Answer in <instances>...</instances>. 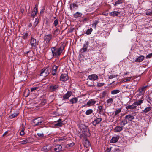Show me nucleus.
I'll list each match as a JSON object with an SVG mask.
<instances>
[{"label":"nucleus","instance_id":"52","mask_svg":"<svg viewBox=\"0 0 152 152\" xmlns=\"http://www.w3.org/2000/svg\"><path fill=\"white\" fill-rule=\"evenodd\" d=\"M38 23H39L38 21L37 20V19H36V20H35V22H34V26L35 27L36 26H37Z\"/></svg>","mask_w":152,"mask_h":152},{"label":"nucleus","instance_id":"27","mask_svg":"<svg viewBox=\"0 0 152 152\" xmlns=\"http://www.w3.org/2000/svg\"><path fill=\"white\" fill-rule=\"evenodd\" d=\"M78 6L77 4L75 3H72L70 4V9L71 10H73L75 8H77Z\"/></svg>","mask_w":152,"mask_h":152},{"label":"nucleus","instance_id":"42","mask_svg":"<svg viewBox=\"0 0 152 152\" xmlns=\"http://www.w3.org/2000/svg\"><path fill=\"white\" fill-rule=\"evenodd\" d=\"M93 31V29L92 28H91L89 29H88L86 31V34L87 35L90 34Z\"/></svg>","mask_w":152,"mask_h":152},{"label":"nucleus","instance_id":"1","mask_svg":"<svg viewBox=\"0 0 152 152\" xmlns=\"http://www.w3.org/2000/svg\"><path fill=\"white\" fill-rule=\"evenodd\" d=\"M64 49V46L61 45L60 48H57L55 47H53L51 50L53 56H59L62 53L63 50Z\"/></svg>","mask_w":152,"mask_h":152},{"label":"nucleus","instance_id":"12","mask_svg":"<svg viewBox=\"0 0 152 152\" xmlns=\"http://www.w3.org/2000/svg\"><path fill=\"white\" fill-rule=\"evenodd\" d=\"M72 92L71 91H68L66 94L63 96V100H67L72 94Z\"/></svg>","mask_w":152,"mask_h":152},{"label":"nucleus","instance_id":"20","mask_svg":"<svg viewBox=\"0 0 152 152\" xmlns=\"http://www.w3.org/2000/svg\"><path fill=\"white\" fill-rule=\"evenodd\" d=\"M137 106H135L134 103L131 105L126 106V108L127 110H134L136 109Z\"/></svg>","mask_w":152,"mask_h":152},{"label":"nucleus","instance_id":"30","mask_svg":"<svg viewBox=\"0 0 152 152\" xmlns=\"http://www.w3.org/2000/svg\"><path fill=\"white\" fill-rule=\"evenodd\" d=\"M78 98L77 97L73 98L71 99L70 101L72 104H74L76 103L78 101Z\"/></svg>","mask_w":152,"mask_h":152},{"label":"nucleus","instance_id":"38","mask_svg":"<svg viewBox=\"0 0 152 152\" xmlns=\"http://www.w3.org/2000/svg\"><path fill=\"white\" fill-rule=\"evenodd\" d=\"M120 91L119 90H114L111 91V94L112 95H114L119 93Z\"/></svg>","mask_w":152,"mask_h":152},{"label":"nucleus","instance_id":"43","mask_svg":"<svg viewBox=\"0 0 152 152\" xmlns=\"http://www.w3.org/2000/svg\"><path fill=\"white\" fill-rule=\"evenodd\" d=\"M114 151L115 152H120L121 150L118 146H116L114 148Z\"/></svg>","mask_w":152,"mask_h":152},{"label":"nucleus","instance_id":"37","mask_svg":"<svg viewBox=\"0 0 152 152\" xmlns=\"http://www.w3.org/2000/svg\"><path fill=\"white\" fill-rule=\"evenodd\" d=\"M123 2V1L122 0H118L116 1L115 2L114 4V5L115 6H117L119 4H121Z\"/></svg>","mask_w":152,"mask_h":152},{"label":"nucleus","instance_id":"46","mask_svg":"<svg viewBox=\"0 0 152 152\" xmlns=\"http://www.w3.org/2000/svg\"><path fill=\"white\" fill-rule=\"evenodd\" d=\"M99 22L98 21L95 20L94 21V22L92 24V27L94 26V27L96 28V25Z\"/></svg>","mask_w":152,"mask_h":152},{"label":"nucleus","instance_id":"13","mask_svg":"<svg viewBox=\"0 0 152 152\" xmlns=\"http://www.w3.org/2000/svg\"><path fill=\"white\" fill-rule=\"evenodd\" d=\"M144 100V97L142 96L140 100H137L134 103V104L136 106H137L140 105L143 103Z\"/></svg>","mask_w":152,"mask_h":152},{"label":"nucleus","instance_id":"63","mask_svg":"<svg viewBox=\"0 0 152 152\" xmlns=\"http://www.w3.org/2000/svg\"><path fill=\"white\" fill-rule=\"evenodd\" d=\"M29 52H30V51H28L26 52V54H27Z\"/></svg>","mask_w":152,"mask_h":152},{"label":"nucleus","instance_id":"60","mask_svg":"<svg viewBox=\"0 0 152 152\" xmlns=\"http://www.w3.org/2000/svg\"><path fill=\"white\" fill-rule=\"evenodd\" d=\"M102 106H100L98 107V108L100 110H101L102 109Z\"/></svg>","mask_w":152,"mask_h":152},{"label":"nucleus","instance_id":"4","mask_svg":"<svg viewBox=\"0 0 152 152\" xmlns=\"http://www.w3.org/2000/svg\"><path fill=\"white\" fill-rule=\"evenodd\" d=\"M43 121V119L42 117H38L34 119L33 121V125L34 126L39 125L41 124Z\"/></svg>","mask_w":152,"mask_h":152},{"label":"nucleus","instance_id":"36","mask_svg":"<svg viewBox=\"0 0 152 152\" xmlns=\"http://www.w3.org/2000/svg\"><path fill=\"white\" fill-rule=\"evenodd\" d=\"M67 139V137L66 136H63L58 138V140L59 141H63Z\"/></svg>","mask_w":152,"mask_h":152},{"label":"nucleus","instance_id":"14","mask_svg":"<svg viewBox=\"0 0 152 152\" xmlns=\"http://www.w3.org/2000/svg\"><path fill=\"white\" fill-rule=\"evenodd\" d=\"M124 119H126V120L128 121V122L129 121H131L134 119V116L130 114H129L128 115H126L124 118Z\"/></svg>","mask_w":152,"mask_h":152},{"label":"nucleus","instance_id":"48","mask_svg":"<svg viewBox=\"0 0 152 152\" xmlns=\"http://www.w3.org/2000/svg\"><path fill=\"white\" fill-rule=\"evenodd\" d=\"M37 135L41 138L43 137L44 136V134L43 133H37Z\"/></svg>","mask_w":152,"mask_h":152},{"label":"nucleus","instance_id":"28","mask_svg":"<svg viewBox=\"0 0 152 152\" xmlns=\"http://www.w3.org/2000/svg\"><path fill=\"white\" fill-rule=\"evenodd\" d=\"M144 58V56H141L139 57L135 60L136 62H140L142 61Z\"/></svg>","mask_w":152,"mask_h":152},{"label":"nucleus","instance_id":"50","mask_svg":"<svg viewBox=\"0 0 152 152\" xmlns=\"http://www.w3.org/2000/svg\"><path fill=\"white\" fill-rule=\"evenodd\" d=\"M18 115V113H15L14 114H12L11 115V116H10V118H14V117L17 116Z\"/></svg>","mask_w":152,"mask_h":152},{"label":"nucleus","instance_id":"8","mask_svg":"<svg viewBox=\"0 0 152 152\" xmlns=\"http://www.w3.org/2000/svg\"><path fill=\"white\" fill-rule=\"evenodd\" d=\"M147 87V86H143L142 87H140L138 89V91L139 92V96L143 95H144Z\"/></svg>","mask_w":152,"mask_h":152},{"label":"nucleus","instance_id":"15","mask_svg":"<svg viewBox=\"0 0 152 152\" xmlns=\"http://www.w3.org/2000/svg\"><path fill=\"white\" fill-rule=\"evenodd\" d=\"M119 138V136L118 135L114 136L111 139L110 142L111 143H115L118 141Z\"/></svg>","mask_w":152,"mask_h":152},{"label":"nucleus","instance_id":"23","mask_svg":"<svg viewBox=\"0 0 152 152\" xmlns=\"http://www.w3.org/2000/svg\"><path fill=\"white\" fill-rule=\"evenodd\" d=\"M51 148L50 146H44L42 149L41 150L45 152H47L49 150L51 151Z\"/></svg>","mask_w":152,"mask_h":152},{"label":"nucleus","instance_id":"35","mask_svg":"<svg viewBox=\"0 0 152 152\" xmlns=\"http://www.w3.org/2000/svg\"><path fill=\"white\" fill-rule=\"evenodd\" d=\"M151 108L152 107H147L143 110V112L144 113H147L149 111L151 110Z\"/></svg>","mask_w":152,"mask_h":152},{"label":"nucleus","instance_id":"41","mask_svg":"<svg viewBox=\"0 0 152 152\" xmlns=\"http://www.w3.org/2000/svg\"><path fill=\"white\" fill-rule=\"evenodd\" d=\"M121 108H119V109L117 110L116 111H115V115L116 116L120 112H121Z\"/></svg>","mask_w":152,"mask_h":152},{"label":"nucleus","instance_id":"9","mask_svg":"<svg viewBox=\"0 0 152 152\" xmlns=\"http://www.w3.org/2000/svg\"><path fill=\"white\" fill-rule=\"evenodd\" d=\"M88 78L91 80L95 81L98 79V76L96 74H93L89 75Z\"/></svg>","mask_w":152,"mask_h":152},{"label":"nucleus","instance_id":"44","mask_svg":"<svg viewBox=\"0 0 152 152\" xmlns=\"http://www.w3.org/2000/svg\"><path fill=\"white\" fill-rule=\"evenodd\" d=\"M113 99L112 98H109L108 99L107 101V104H111L113 102Z\"/></svg>","mask_w":152,"mask_h":152},{"label":"nucleus","instance_id":"62","mask_svg":"<svg viewBox=\"0 0 152 152\" xmlns=\"http://www.w3.org/2000/svg\"><path fill=\"white\" fill-rule=\"evenodd\" d=\"M59 31V29L58 28H56V29L54 31V32H58V31Z\"/></svg>","mask_w":152,"mask_h":152},{"label":"nucleus","instance_id":"34","mask_svg":"<svg viewBox=\"0 0 152 152\" xmlns=\"http://www.w3.org/2000/svg\"><path fill=\"white\" fill-rule=\"evenodd\" d=\"M82 15V14L81 13L78 12H76L74 15V17L75 18L80 17Z\"/></svg>","mask_w":152,"mask_h":152},{"label":"nucleus","instance_id":"11","mask_svg":"<svg viewBox=\"0 0 152 152\" xmlns=\"http://www.w3.org/2000/svg\"><path fill=\"white\" fill-rule=\"evenodd\" d=\"M102 121V119L99 118L95 119L93 121L92 123L94 126H96L97 124H99Z\"/></svg>","mask_w":152,"mask_h":152},{"label":"nucleus","instance_id":"2","mask_svg":"<svg viewBox=\"0 0 152 152\" xmlns=\"http://www.w3.org/2000/svg\"><path fill=\"white\" fill-rule=\"evenodd\" d=\"M51 69L50 68H47L46 69H43L41 71L40 75L45 77L51 72Z\"/></svg>","mask_w":152,"mask_h":152},{"label":"nucleus","instance_id":"19","mask_svg":"<svg viewBox=\"0 0 152 152\" xmlns=\"http://www.w3.org/2000/svg\"><path fill=\"white\" fill-rule=\"evenodd\" d=\"M96 103V101H94L93 99H91L89 100L87 102L86 105H88V106H91L94 104H95Z\"/></svg>","mask_w":152,"mask_h":152},{"label":"nucleus","instance_id":"54","mask_svg":"<svg viewBox=\"0 0 152 152\" xmlns=\"http://www.w3.org/2000/svg\"><path fill=\"white\" fill-rule=\"evenodd\" d=\"M152 57V53L149 54L148 55H147L146 56V58H150Z\"/></svg>","mask_w":152,"mask_h":152},{"label":"nucleus","instance_id":"51","mask_svg":"<svg viewBox=\"0 0 152 152\" xmlns=\"http://www.w3.org/2000/svg\"><path fill=\"white\" fill-rule=\"evenodd\" d=\"M20 135L21 136L25 134L24 129L23 128L21 130L20 133Z\"/></svg>","mask_w":152,"mask_h":152},{"label":"nucleus","instance_id":"7","mask_svg":"<svg viewBox=\"0 0 152 152\" xmlns=\"http://www.w3.org/2000/svg\"><path fill=\"white\" fill-rule=\"evenodd\" d=\"M83 144L84 146L86 148H88L90 146L91 144L89 141L87 140L86 137H84L83 139Z\"/></svg>","mask_w":152,"mask_h":152},{"label":"nucleus","instance_id":"59","mask_svg":"<svg viewBox=\"0 0 152 152\" xmlns=\"http://www.w3.org/2000/svg\"><path fill=\"white\" fill-rule=\"evenodd\" d=\"M44 9H42V10L41 11H40V14H42L44 12Z\"/></svg>","mask_w":152,"mask_h":152},{"label":"nucleus","instance_id":"39","mask_svg":"<svg viewBox=\"0 0 152 152\" xmlns=\"http://www.w3.org/2000/svg\"><path fill=\"white\" fill-rule=\"evenodd\" d=\"M93 110L91 109H88L86 111V114L87 115H89L93 113Z\"/></svg>","mask_w":152,"mask_h":152},{"label":"nucleus","instance_id":"47","mask_svg":"<svg viewBox=\"0 0 152 152\" xmlns=\"http://www.w3.org/2000/svg\"><path fill=\"white\" fill-rule=\"evenodd\" d=\"M58 21L57 19H56L54 21L53 24L54 26L56 27L58 25Z\"/></svg>","mask_w":152,"mask_h":152},{"label":"nucleus","instance_id":"10","mask_svg":"<svg viewBox=\"0 0 152 152\" xmlns=\"http://www.w3.org/2000/svg\"><path fill=\"white\" fill-rule=\"evenodd\" d=\"M68 79V77L66 74H62L60 77L61 81L65 82Z\"/></svg>","mask_w":152,"mask_h":152},{"label":"nucleus","instance_id":"40","mask_svg":"<svg viewBox=\"0 0 152 152\" xmlns=\"http://www.w3.org/2000/svg\"><path fill=\"white\" fill-rule=\"evenodd\" d=\"M28 33L27 32H26V33H25L24 35L23 36V38L25 40L26 39L28 38Z\"/></svg>","mask_w":152,"mask_h":152},{"label":"nucleus","instance_id":"56","mask_svg":"<svg viewBox=\"0 0 152 152\" xmlns=\"http://www.w3.org/2000/svg\"><path fill=\"white\" fill-rule=\"evenodd\" d=\"M36 14H36V12H34L32 11L31 13V16H32L33 18H34Z\"/></svg>","mask_w":152,"mask_h":152},{"label":"nucleus","instance_id":"16","mask_svg":"<svg viewBox=\"0 0 152 152\" xmlns=\"http://www.w3.org/2000/svg\"><path fill=\"white\" fill-rule=\"evenodd\" d=\"M88 45V44L87 43L86 44H84L83 48H81L80 50V53H82L85 52H86L87 50Z\"/></svg>","mask_w":152,"mask_h":152},{"label":"nucleus","instance_id":"5","mask_svg":"<svg viewBox=\"0 0 152 152\" xmlns=\"http://www.w3.org/2000/svg\"><path fill=\"white\" fill-rule=\"evenodd\" d=\"M52 38L53 36L51 34L46 35L44 36V40L45 41H46V44L48 45Z\"/></svg>","mask_w":152,"mask_h":152},{"label":"nucleus","instance_id":"6","mask_svg":"<svg viewBox=\"0 0 152 152\" xmlns=\"http://www.w3.org/2000/svg\"><path fill=\"white\" fill-rule=\"evenodd\" d=\"M62 146L59 145H56L54 147L51 148L52 152H59L62 149Z\"/></svg>","mask_w":152,"mask_h":152},{"label":"nucleus","instance_id":"3","mask_svg":"<svg viewBox=\"0 0 152 152\" xmlns=\"http://www.w3.org/2000/svg\"><path fill=\"white\" fill-rule=\"evenodd\" d=\"M59 85L57 84H52L48 88V90L50 92H53L58 90Z\"/></svg>","mask_w":152,"mask_h":152},{"label":"nucleus","instance_id":"17","mask_svg":"<svg viewBox=\"0 0 152 152\" xmlns=\"http://www.w3.org/2000/svg\"><path fill=\"white\" fill-rule=\"evenodd\" d=\"M58 68V66L55 65H53L52 68V74L54 76L56 74L57 69Z\"/></svg>","mask_w":152,"mask_h":152},{"label":"nucleus","instance_id":"25","mask_svg":"<svg viewBox=\"0 0 152 152\" xmlns=\"http://www.w3.org/2000/svg\"><path fill=\"white\" fill-rule=\"evenodd\" d=\"M107 92L106 90L103 91L100 94V98L102 99L106 96V95L107 94Z\"/></svg>","mask_w":152,"mask_h":152},{"label":"nucleus","instance_id":"57","mask_svg":"<svg viewBox=\"0 0 152 152\" xmlns=\"http://www.w3.org/2000/svg\"><path fill=\"white\" fill-rule=\"evenodd\" d=\"M33 12H36V14L37 13V8L36 7V6L34 8V11H33Z\"/></svg>","mask_w":152,"mask_h":152},{"label":"nucleus","instance_id":"64","mask_svg":"<svg viewBox=\"0 0 152 152\" xmlns=\"http://www.w3.org/2000/svg\"><path fill=\"white\" fill-rule=\"evenodd\" d=\"M32 25L31 24H30L29 26V27H31L32 26Z\"/></svg>","mask_w":152,"mask_h":152},{"label":"nucleus","instance_id":"53","mask_svg":"<svg viewBox=\"0 0 152 152\" xmlns=\"http://www.w3.org/2000/svg\"><path fill=\"white\" fill-rule=\"evenodd\" d=\"M131 79V77H129L128 78H125V79L124 80V82H126V81H128L130 80Z\"/></svg>","mask_w":152,"mask_h":152},{"label":"nucleus","instance_id":"31","mask_svg":"<svg viewBox=\"0 0 152 152\" xmlns=\"http://www.w3.org/2000/svg\"><path fill=\"white\" fill-rule=\"evenodd\" d=\"M40 88L39 86H36L32 88L31 89V92H35L37 90H39L40 89Z\"/></svg>","mask_w":152,"mask_h":152},{"label":"nucleus","instance_id":"32","mask_svg":"<svg viewBox=\"0 0 152 152\" xmlns=\"http://www.w3.org/2000/svg\"><path fill=\"white\" fill-rule=\"evenodd\" d=\"M145 14L146 15L152 16V9H150L147 10L145 11Z\"/></svg>","mask_w":152,"mask_h":152},{"label":"nucleus","instance_id":"33","mask_svg":"<svg viewBox=\"0 0 152 152\" xmlns=\"http://www.w3.org/2000/svg\"><path fill=\"white\" fill-rule=\"evenodd\" d=\"M120 14V12L117 11H114L111 12L110 13V14L111 16H118Z\"/></svg>","mask_w":152,"mask_h":152},{"label":"nucleus","instance_id":"24","mask_svg":"<svg viewBox=\"0 0 152 152\" xmlns=\"http://www.w3.org/2000/svg\"><path fill=\"white\" fill-rule=\"evenodd\" d=\"M30 138L29 137L27 138L25 140L21 141V143L20 144L21 145H24L30 142L31 141L30 140Z\"/></svg>","mask_w":152,"mask_h":152},{"label":"nucleus","instance_id":"22","mask_svg":"<svg viewBox=\"0 0 152 152\" xmlns=\"http://www.w3.org/2000/svg\"><path fill=\"white\" fill-rule=\"evenodd\" d=\"M82 133L83 135L86 136H89L90 135L89 130L87 128L84 129V132Z\"/></svg>","mask_w":152,"mask_h":152},{"label":"nucleus","instance_id":"21","mask_svg":"<svg viewBox=\"0 0 152 152\" xmlns=\"http://www.w3.org/2000/svg\"><path fill=\"white\" fill-rule=\"evenodd\" d=\"M61 121L62 119H59L57 121H55V122L57 123L55 124V126H57L59 127L61 126L63 124L62 122Z\"/></svg>","mask_w":152,"mask_h":152},{"label":"nucleus","instance_id":"29","mask_svg":"<svg viewBox=\"0 0 152 152\" xmlns=\"http://www.w3.org/2000/svg\"><path fill=\"white\" fill-rule=\"evenodd\" d=\"M128 123V121L126 120V119L124 118V120H122L120 123V126L122 127Z\"/></svg>","mask_w":152,"mask_h":152},{"label":"nucleus","instance_id":"26","mask_svg":"<svg viewBox=\"0 0 152 152\" xmlns=\"http://www.w3.org/2000/svg\"><path fill=\"white\" fill-rule=\"evenodd\" d=\"M123 129V128H122L121 126H117L115 127L114 128V131L116 132H119L121 131Z\"/></svg>","mask_w":152,"mask_h":152},{"label":"nucleus","instance_id":"18","mask_svg":"<svg viewBox=\"0 0 152 152\" xmlns=\"http://www.w3.org/2000/svg\"><path fill=\"white\" fill-rule=\"evenodd\" d=\"M30 43L32 47H35L37 45L36 39L33 38L32 37H31Z\"/></svg>","mask_w":152,"mask_h":152},{"label":"nucleus","instance_id":"49","mask_svg":"<svg viewBox=\"0 0 152 152\" xmlns=\"http://www.w3.org/2000/svg\"><path fill=\"white\" fill-rule=\"evenodd\" d=\"M117 75H110V76H109L108 78L109 79H112V78H114L115 77H117Z\"/></svg>","mask_w":152,"mask_h":152},{"label":"nucleus","instance_id":"61","mask_svg":"<svg viewBox=\"0 0 152 152\" xmlns=\"http://www.w3.org/2000/svg\"><path fill=\"white\" fill-rule=\"evenodd\" d=\"M8 133V132L7 131L3 135V136H5V135H6Z\"/></svg>","mask_w":152,"mask_h":152},{"label":"nucleus","instance_id":"45","mask_svg":"<svg viewBox=\"0 0 152 152\" xmlns=\"http://www.w3.org/2000/svg\"><path fill=\"white\" fill-rule=\"evenodd\" d=\"M105 84L104 83H97V86L98 87H101L104 85Z\"/></svg>","mask_w":152,"mask_h":152},{"label":"nucleus","instance_id":"58","mask_svg":"<svg viewBox=\"0 0 152 152\" xmlns=\"http://www.w3.org/2000/svg\"><path fill=\"white\" fill-rule=\"evenodd\" d=\"M102 15H108V14L107 12H104L102 13Z\"/></svg>","mask_w":152,"mask_h":152},{"label":"nucleus","instance_id":"55","mask_svg":"<svg viewBox=\"0 0 152 152\" xmlns=\"http://www.w3.org/2000/svg\"><path fill=\"white\" fill-rule=\"evenodd\" d=\"M88 18H86L83 19L82 21L83 22H86L88 21Z\"/></svg>","mask_w":152,"mask_h":152}]
</instances>
